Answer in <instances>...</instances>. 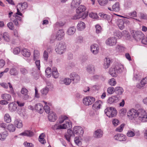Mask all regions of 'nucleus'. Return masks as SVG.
Instances as JSON below:
<instances>
[{"label": "nucleus", "mask_w": 147, "mask_h": 147, "mask_svg": "<svg viewBox=\"0 0 147 147\" xmlns=\"http://www.w3.org/2000/svg\"><path fill=\"white\" fill-rule=\"evenodd\" d=\"M4 121L7 123H9L11 121V118L8 113H6L4 116Z\"/></svg>", "instance_id": "37"}, {"label": "nucleus", "mask_w": 147, "mask_h": 147, "mask_svg": "<svg viewBox=\"0 0 147 147\" xmlns=\"http://www.w3.org/2000/svg\"><path fill=\"white\" fill-rule=\"evenodd\" d=\"M20 51V49L18 47L15 48L13 49V53L15 54H18Z\"/></svg>", "instance_id": "64"}, {"label": "nucleus", "mask_w": 147, "mask_h": 147, "mask_svg": "<svg viewBox=\"0 0 147 147\" xmlns=\"http://www.w3.org/2000/svg\"><path fill=\"white\" fill-rule=\"evenodd\" d=\"M99 103H102V102L100 100H98L96 102H95L94 103L92 107V108L94 109H98V105Z\"/></svg>", "instance_id": "43"}, {"label": "nucleus", "mask_w": 147, "mask_h": 147, "mask_svg": "<svg viewBox=\"0 0 147 147\" xmlns=\"http://www.w3.org/2000/svg\"><path fill=\"white\" fill-rule=\"evenodd\" d=\"M124 124H122L119 127L117 128L116 129V131L119 132H121L122 131L123 128L124 126Z\"/></svg>", "instance_id": "59"}, {"label": "nucleus", "mask_w": 147, "mask_h": 147, "mask_svg": "<svg viewBox=\"0 0 147 147\" xmlns=\"http://www.w3.org/2000/svg\"><path fill=\"white\" fill-rule=\"evenodd\" d=\"M21 52L23 55L26 57H29L30 55L29 51L26 49L22 50Z\"/></svg>", "instance_id": "30"}, {"label": "nucleus", "mask_w": 147, "mask_h": 147, "mask_svg": "<svg viewBox=\"0 0 147 147\" xmlns=\"http://www.w3.org/2000/svg\"><path fill=\"white\" fill-rule=\"evenodd\" d=\"M115 109V108L113 107H108L105 109V113L106 114L107 116L109 118L111 117V113H112L113 109Z\"/></svg>", "instance_id": "24"}, {"label": "nucleus", "mask_w": 147, "mask_h": 147, "mask_svg": "<svg viewBox=\"0 0 147 147\" xmlns=\"http://www.w3.org/2000/svg\"><path fill=\"white\" fill-rule=\"evenodd\" d=\"M112 9L115 11H118L120 10V5L119 2H116L112 6Z\"/></svg>", "instance_id": "31"}, {"label": "nucleus", "mask_w": 147, "mask_h": 147, "mask_svg": "<svg viewBox=\"0 0 147 147\" xmlns=\"http://www.w3.org/2000/svg\"><path fill=\"white\" fill-rule=\"evenodd\" d=\"M116 50L119 52H121L124 50V47L121 45H118L116 47Z\"/></svg>", "instance_id": "54"}, {"label": "nucleus", "mask_w": 147, "mask_h": 147, "mask_svg": "<svg viewBox=\"0 0 147 147\" xmlns=\"http://www.w3.org/2000/svg\"><path fill=\"white\" fill-rule=\"evenodd\" d=\"M70 77L71 80L73 81L74 84H77L80 80V76L74 72L70 74Z\"/></svg>", "instance_id": "8"}, {"label": "nucleus", "mask_w": 147, "mask_h": 147, "mask_svg": "<svg viewBox=\"0 0 147 147\" xmlns=\"http://www.w3.org/2000/svg\"><path fill=\"white\" fill-rule=\"evenodd\" d=\"M109 84L112 86H114L116 84V82L114 78H112L109 81Z\"/></svg>", "instance_id": "52"}, {"label": "nucleus", "mask_w": 147, "mask_h": 147, "mask_svg": "<svg viewBox=\"0 0 147 147\" xmlns=\"http://www.w3.org/2000/svg\"><path fill=\"white\" fill-rule=\"evenodd\" d=\"M57 127L56 128L57 129H65L67 128H70L71 127V123L68 121H66V123L63 124L62 125H59L57 126V125L56 124L55 127Z\"/></svg>", "instance_id": "10"}, {"label": "nucleus", "mask_w": 147, "mask_h": 147, "mask_svg": "<svg viewBox=\"0 0 147 147\" xmlns=\"http://www.w3.org/2000/svg\"><path fill=\"white\" fill-rule=\"evenodd\" d=\"M64 35L65 33L63 30L62 29L60 30L57 32L56 36L53 35L51 36V37L53 38H52L51 39V41L52 42H53V40L55 39H57L58 40H61L64 37Z\"/></svg>", "instance_id": "4"}, {"label": "nucleus", "mask_w": 147, "mask_h": 147, "mask_svg": "<svg viewBox=\"0 0 147 147\" xmlns=\"http://www.w3.org/2000/svg\"><path fill=\"white\" fill-rule=\"evenodd\" d=\"M103 131L100 129H98L95 131L94 134V137L96 138H101L103 135Z\"/></svg>", "instance_id": "18"}, {"label": "nucleus", "mask_w": 147, "mask_h": 147, "mask_svg": "<svg viewBox=\"0 0 147 147\" xmlns=\"http://www.w3.org/2000/svg\"><path fill=\"white\" fill-rule=\"evenodd\" d=\"M48 118L49 121L54 122L57 119V117L55 113L51 112L48 115Z\"/></svg>", "instance_id": "17"}, {"label": "nucleus", "mask_w": 147, "mask_h": 147, "mask_svg": "<svg viewBox=\"0 0 147 147\" xmlns=\"http://www.w3.org/2000/svg\"><path fill=\"white\" fill-rule=\"evenodd\" d=\"M67 119V117L64 115H61L59 119V122L60 123H62L65 120Z\"/></svg>", "instance_id": "46"}, {"label": "nucleus", "mask_w": 147, "mask_h": 147, "mask_svg": "<svg viewBox=\"0 0 147 147\" xmlns=\"http://www.w3.org/2000/svg\"><path fill=\"white\" fill-rule=\"evenodd\" d=\"M115 36L119 38H121L122 36V33L120 31H118L116 32Z\"/></svg>", "instance_id": "61"}, {"label": "nucleus", "mask_w": 147, "mask_h": 147, "mask_svg": "<svg viewBox=\"0 0 147 147\" xmlns=\"http://www.w3.org/2000/svg\"><path fill=\"white\" fill-rule=\"evenodd\" d=\"M114 138L115 140H118L120 141H124L125 140V136L124 135L120 134L116 135L114 136Z\"/></svg>", "instance_id": "25"}, {"label": "nucleus", "mask_w": 147, "mask_h": 147, "mask_svg": "<svg viewBox=\"0 0 147 147\" xmlns=\"http://www.w3.org/2000/svg\"><path fill=\"white\" fill-rule=\"evenodd\" d=\"M48 57V52L46 51H44L43 55V57L44 58V60L46 61L47 60Z\"/></svg>", "instance_id": "58"}, {"label": "nucleus", "mask_w": 147, "mask_h": 147, "mask_svg": "<svg viewBox=\"0 0 147 147\" xmlns=\"http://www.w3.org/2000/svg\"><path fill=\"white\" fill-rule=\"evenodd\" d=\"M8 136V133L7 131H5L0 133V140L3 141Z\"/></svg>", "instance_id": "33"}, {"label": "nucleus", "mask_w": 147, "mask_h": 147, "mask_svg": "<svg viewBox=\"0 0 147 147\" xmlns=\"http://www.w3.org/2000/svg\"><path fill=\"white\" fill-rule=\"evenodd\" d=\"M90 49L91 52L94 54L96 55L98 53L99 48L98 45L94 44L91 46Z\"/></svg>", "instance_id": "13"}, {"label": "nucleus", "mask_w": 147, "mask_h": 147, "mask_svg": "<svg viewBox=\"0 0 147 147\" xmlns=\"http://www.w3.org/2000/svg\"><path fill=\"white\" fill-rule=\"evenodd\" d=\"M137 117L142 122H147V113L144 110L142 109L137 110Z\"/></svg>", "instance_id": "2"}, {"label": "nucleus", "mask_w": 147, "mask_h": 147, "mask_svg": "<svg viewBox=\"0 0 147 147\" xmlns=\"http://www.w3.org/2000/svg\"><path fill=\"white\" fill-rule=\"evenodd\" d=\"M14 124L18 128H21L22 127L23 125L22 121L19 119H16L14 122Z\"/></svg>", "instance_id": "32"}, {"label": "nucleus", "mask_w": 147, "mask_h": 147, "mask_svg": "<svg viewBox=\"0 0 147 147\" xmlns=\"http://www.w3.org/2000/svg\"><path fill=\"white\" fill-rule=\"evenodd\" d=\"M117 43V40L115 37H111L107 39L106 43L110 46L115 45Z\"/></svg>", "instance_id": "11"}, {"label": "nucleus", "mask_w": 147, "mask_h": 147, "mask_svg": "<svg viewBox=\"0 0 147 147\" xmlns=\"http://www.w3.org/2000/svg\"><path fill=\"white\" fill-rule=\"evenodd\" d=\"M82 136H76L74 138V141L76 144L78 146H80L82 145Z\"/></svg>", "instance_id": "19"}, {"label": "nucleus", "mask_w": 147, "mask_h": 147, "mask_svg": "<svg viewBox=\"0 0 147 147\" xmlns=\"http://www.w3.org/2000/svg\"><path fill=\"white\" fill-rule=\"evenodd\" d=\"M7 129L10 132H13L15 131L16 127L14 125L11 124H9L7 126Z\"/></svg>", "instance_id": "39"}, {"label": "nucleus", "mask_w": 147, "mask_h": 147, "mask_svg": "<svg viewBox=\"0 0 147 147\" xmlns=\"http://www.w3.org/2000/svg\"><path fill=\"white\" fill-rule=\"evenodd\" d=\"M3 37L5 41L8 42L9 41L10 38L8 33L7 32L4 33Z\"/></svg>", "instance_id": "41"}, {"label": "nucleus", "mask_w": 147, "mask_h": 147, "mask_svg": "<svg viewBox=\"0 0 147 147\" xmlns=\"http://www.w3.org/2000/svg\"><path fill=\"white\" fill-rule=\"evenodd\" d=\"M89 16L93 19H97L98 17V16L97 13H96L92 12L89 14Z\"/></svg>", "instance_id": "51"}, {"label": "nucleus", "mask_w": 147, "mask_h": 147, "mask_svg": "<svg viewBox=\"0 0 147 147\" xmlns=\"http://www.w3.org/2000/svg\"><path fill=\"white\" fill-rule=\"evenodd\" d=\"M123 69V65L120 63H116L110 68L109 73L112 76L116 77L119 74L122 72Z\"/></svg>", "instance_id": "1"}, {"label": "nucleus", "mask_w": 147, "mask_h": 147, "mask_svg": "<svg viewBox=\"0 0 147 147\" xmlns=\"http://www.w3.org/2000/svg\"><path fill=\"white\" fill-rule=\"evenodd\" d=\"M123 92V89L120 87H117L115 88V92L118 95H121Z\"/></svg>", "instance_id": "36"}, {"label": "nucleus", "mask_w": 147, "mask_h": 147, "mask_svg": "<svg viewBox=\"0 0 147 147\" xmlns=\"http://www.w3.org/2000/svg\"><path fill=\"white\" fill-rule=\"evenodd\" d=\"M49 91V88L46 87L40 90V92L42 95H46L48 93Z\"/></svg>", "instance_id": "42"}, {"label": "nucleus", "mask_w": 147, "mask_h": 147, "mask_svg": "<svg viewBox=\"0 0 147 147\" xmlns=\"http://www.w3.org/2000/svg\"><path fill=\"white\" fill-rule=\"evenodd\" d=\"M98 1L100 5L102 6L106 5L108 2V0H98Z\"/></svg>", "instance_id": "47"}, {"label": "nucleus", "mask_w": 147, "mask_h": 147, "mask_svg": "<svg viewBox=\"0 0 147 147\" xmlns=\"http://www.w3.org/2000/svg\"><path fill=\"white\" fill-rule=\"evenodd\" d=\"M132 35L134 39L137 41H141L144 36L141 31L134 32Z\"/></svg>", "instance_id": "6"}, {"label": "nucleus", "mask_w": 147, "mask_h": 147, "mask_svg": "<svg viewBox=\"0 0 147 147\" xmlns=\"http://www.w3.org/2000/svg\"><path fill=\"white\" fill-rule=\"evenodd\" d=\"M115 89L112 87H110L107 88V91L108 93L110 94H112L114 92H115Z\"/></svg>", "instance_id": "50"}, {"label": "nucleus", "mask_w": 147, "mask_h": 147, "mask_svg": "<svg viewBox=\"0 0 147 147\" xmlns=\"http://www.w3.org/2000/svg\"><path fill=\"white\" fill-rule=\"evenodd\" d=\"M117 24L120 30L123 29L125 27L124 23L122 19H119L117 21Z\"/></svg>", "instance_id": "29"}, {"label": "nucleus", "mask_w": 147, "mask_h": 147, "mask_svg": "<svg viewBox=\"0 0 147 147\" xmlns=\"http://www.w3.org/2000/svg\"><path fill=\"white\" fill-rule=\"evenodd\" d=\"M28 7V5L26 2L19 3L17 5V8L18 9H20V10L22 11L27 8Z\"/></svg>", "instance_id": "20"}, {"label": "nucleus", "mask_w": 147, "mask_h": 147, "mask_svg": "<svg viewBox=\"0 0 147 147\" xmlns=\"http://www.w3.org/2000/svg\"><path fill=\"white\" fill-rule=\"evenodd\" d=\"M86 27L85 24L82 21L79 22L77 26V29L79 31L83 30Z\"/></svg>", "instance_id": "21"}, {"label": "nucleus", "mask_w": 147, "mask_h": 147, "mask_svg": "<svg viewBox=\"0 0 147 147\" xmlns=\"http://www.w3.org/2000/svg\"><path fill=\"white\" fill-rule=\"evenodd\" d=\"M8 108L11 111H14L17 109V105L13 102L11 103L8 105Z\"/></svg>", "instance_id": "27"}, {"label": "nucleus", "mask_w": 147, "mask_h": 147, "mask_svg": "<svg viewBox=\"0 0 147 147\" xmlns=\"http://www.w3.org/2000/svg\"><path fill=\"white\" fill-rule=\"evenodd\" d=\"M7 26L11 30H13L14 28L13 23L11 22H9L7 24Z\"/></svg>", "instance_id": "55"}, {"label": "nucleus", "mask_w": 147, "mask_h": 147, "mask_svg": "<svg viewBox=\"0 0 147 147\" xmlns=\"http://www.w3.org/2000/svg\"><path fill=\"white\" fill-rule=\"evenodd\" d=\"M34 134L32 131L30 130H25L24 132L20 133L19 135L31 137L34 136Z\"/></svg>", "instance_id": "15"}, {"label": "nucleus", "mask_w": 147, "mask_h": 147, "mask_svg": "<svg viewBox=\"0 0 147 147\" xmlns=\"http://www.w3.org/2000/svg\"><path fill=\"white\" fill-rule=\"evenodd\" d=\"M119 98L118 95L113 96L108 99L107 102L110 104L116 103L119 101Z\"/></svg>", "instance_id": "16"}, {"label": "nucleus", "mask_w": 147, "mask_h": 147, "mask_svg": "<svg viewBox=\"0 0 147 147\" xmlns=\"http://www.w3.org/2000/svg\"><path fill=\"white\" fill-rule=\"evenodd\" d=\"M120 16L123 18L122 20L123 21L124 24H125L126 25H128L129 24V22L128 19H129L130 18H131L130 17H128V18L125 17Z\"/></svg>", "instance_id": "44"}, {"label": "nucleus", "mask_w": 147, "mask_h": 147, "mask_svg": "<svg viewBox=\"0 0 147 147\" xmlns=\"http://www.w3.org/2000/svg\"><path fill=\"white\" fill-rule=\"evenodd\" d=\"M8 84H9V88H10V92L12 94L15 95V93L14 92V90L12 85L10 82H8Z\"/></svg>", "instance_id": "62"}, {"label": "nucleus", "mask_w": 147, "mask_h": 147, "mask_svg": "<svg viewBox=\"0 0 147 147\" xmlns=\"http://www.w3.org/2000/svg\"><path fill=\"white\" fill-rule=\"evenodd\" d=\"M66 47L64 43H60L57 44L55 47V50L57 53L61 55L63 54L66 51Z\"/></svg>", "instance_id": "3"}, {"label": "nucleus", "mask_w": 147, "mask_h": 147, "mask_svg": "<svg viewBox=\"0 0 147 147\" xmlns=\"http://www.w3.org/2000/svg\"><path fill=\"white\" fill-rule=\"evenodd\" d=\"M35 63L36 64V65L38 70L40 69V60L39 59H37V60H35Z\"/></svg>", "instance_id": "60"}, {"label": "nucleus", "mask_w": 147, "mask_h": 147, "mask_svg": "<svg viewBox=\"0 0 147 147\" xmlns=\"http://www.w3.org/2000/svg\"><path fill=\"white\" fill-rule=\"evenodd\" d=\"M20 72L22 74L25 75L28 73L27 70L24 68H22L20 69Z\"/></svg>", "instance_id": "53"}, {"label": "nucleus", "mask_w": 147, "mask_h": 147, "mask_svg": "<svg viewBox=\"0 0 147 147\" xmlns=\"http://www.w3.org/2000/svg\"><path fill=\"white\" fill-rule=\"evenodd\" d=\"M51 68L49 67L47 68L45 70L46 74L47 75H48V76H49V77H50V75L51 73Z\"/></svg>", "instance_id": "57"}, {"label": "nucleus", "mask_w": 147, "mask_h": 147, "mask_svg": "<svg viewBox=\"0 0 147 147\" xmlns=\"http://www.w3.org/2000/svg\"><path fill=\"white\" fill-rule=\"evenodd\" d=\"M84 133L83 129L81 127L76 126L74 128V133L78 136H82Z\"/></svg>", "instance_id": "9"}, {"label": "nucleus", "mask_w": 147, "mask_h": 147, "mask_svg": "<svg viewBox=\"0 0 147 147\" xmlns=\"http://www.w3.org/2000/svg\"><path fill=\"white\" fill-rule=\"evenodd\" d=\"M127 116L129 119L135 120V119L137 117V110L132 109L129 110L127 113Z\"/></svg>", "instance_id": "5"}, {"label": "nucleus", "mask_w": 147, "mask_h": 147, "mask_svg": "<svg viewBox=\"0 0 147 147\" xmlns=\"http://www.w3.org/2000/svg\"><path fill=\"white\" fill-rule=\"evenodd\" d=\"M86 9V7L84 5H81L77 9L76 12L78 13H80L82 14V13Z\"/></svg>", "instance_id": "26"}, {"label": "nucleus", "mask_w": 147, "mask_h": 147, "mask_svg": "<svg viewBox=\"0 0 147 147\" xmlns=\"http://www.w3.org/2000/svg\"><path fill=\"white\" fill-rule=\"evenodd\" d=\"M2 99L7 101H10L11 100V96L10 95L7 94H2L1 95Z\"/></svg>", "instance_id": "35"}, {"label": "nucleus", "mask_w": 147, "mask_h": 147, "mask_svg": "<svg viewBox=\"0 0 147 147\" xmlns=\"http://www.w3.org/2000/svg\"><path fill=\"white\" fill-rule=\"evenodd\" d=\"M35 110L38 113L42 114L44 111L43 105L40 103L36 104L34 106Z\"/></svg>", "instance_id": "14"}, {"label": "nucleus", "mask_w": 147, "mask_h": 147, "mask_svg": "<svg viewBox=\"0 0 147 147\" xmlns=\"http://www.w3.org/2000/svg\"><path fill=\"white\" fill-rule=\"evenodd\" d=\"M9 72L11 75L13 76L17 75L18 73V71L14 68L11 69Z\"/></svg>", "instance_id": "40"}, {"label": "nucleus", "mask_w": 147, "mask_h": 147, "mask_svg": "<svg viewBox=\"0 0 147 147\" xmlns=\"http://www.w3.org/2000/svg\"><path fill=\"white\" fill-rule=\"evenodd\" d=\"M81 2V0H73L71 4V6L73 8H76L79 5Z\"/></svg>", "instance_id": "22"}, {"label": "nucleus", "mask_w": 147, "mask_h": 147, "mask_svg": "<svg viewBox=\"0 0 147 147\" xmlns=\"http://www.w3.org/2000/svg\"><path fill=\"white\" fill-rule=\"evenodd\" d=\"M111 63V61L109 58H105L104 59V67L105 69L108 68Z\"/></svg>", "instance_id": "34"}, {"label": "nucleus", "mask_w": 147, "mask_h": 147, "mask_svg": "<svg viewBox=\"0 0 147 147\" xmlns=\"http://www.w3.org/2000/svg\"><path fill=\"white\" fill-rule=\"evenodd\" d=\"M128 14L129 16L132 17H137V12L135 10L129 13Z\"/></svg>", "instance_id": "56"}, {"label": "nucleus", "mask_w": 147, "mask_h": 147, "mask_svg": "<svg viewBox=\"0 0 147 147\" xmlns=\"http://www.w3.org/2000/svg\"><path fill=\"white\" fill-rule=\"evenodd\" d=\"M95 28L96 29V33L97 34H99L102 31V28L101 26L98 25L97 24L95 26Z\"/></svg>", "instance_id": "45"}, {"label": "nucleus", "mask_w": 147, "mask_h": 147, "mask_svg": "<svg viewBox=\"0 0 147 147\" xmlns=\"http://www.w3.org/2000/svg\"><path fill=\"white\" fill-rule=\"evenodd\" d=\"M20 92L23 95L22 98L23 99L27 100L30 98V96L28 94V91L25 87H23L22 88Z\"/></svg>", "instance_id": "12"}, {"label": "nucleus", "mask_w": 147, "mask_h": 147, "mask_svg": "<svg viewBox=\"0 0 147 147\" xmlns=\"http://www.w3.org/2000/svg\"><path fill=\"white\" fill-rule=\"evenodd\" d=\"M95 101V99L92 96H88L83 98V102L84 105L88 106L92 105Z\"/></svg>", "instance_id": "7"}, {"label": "nucleus", "mask_w": 147, "mask_h": 147, "mask_svg": "<svg viewBox=\"0 0 147 147\" xmlns=\"http://www.w3.org/2000/svg\"><path fill=\"white\" fill-rule=\"evenodd\" d=\"M86 69L87 71L90 74L94 73L95 71V67L92 65H88Z\"/></svg>", "instance_id": "23"}, {"label": "nucleus", "mask_w": 147, "mask_h": 147, "mask_svg": "<svg viewBox=\"0 0 147 147\" xmlns=\"http://www.w3.org/2000/svg\"><path fill=\"white\" fill-rule=\"evenodd\" d=\"M76 31V29L74 26L69 28L67 32V34L69 35H72L74 34Z\"/></svg>", "instance_id": "28"}, {"label": "nucleus", "mask_w": 147, "mask_h": 147, "mask_svg": "<svg viewBox=\"0 0 147 147\" xmlns=\"http://www.w3.org/2000/svg\"><path fill=\"white\" fill-rule=\"evenodd\" d=\"M34 60H37L39 58L40 53L37 50H34L33 54Z\"/></svg>", "instance_id": "38"}, {"label": "nucleus", "mask_w": 147, "mask_h": 147, "mask_svg": "<svg viewBox=\"0 0 147 147\" xmlns=\"http://www.w3.org/2000/svg\"><path fill=\"white\" fill-rule=\"evenodd\" d=\"M71 82V80L69 78H66L63 80V82L65 85H68L70 84Z\"/></svg>", "instance_id": "48"}, {"label": "nucleus", "mask_w": 147, "mask_h": 147, "mask_svg": "<svg viewBox=\"0 0 147 147\" xmlns=\"http://www.w3.org/2000/svg\"><path fill=\"white\" fill-rule=\"evenodd\" d=\"M82 16V14L80 13H77L75 15L72 17V19L73 20H77L81 18Z\"/></svg>", "instance_id": "49"}, {"label": "nucleus", "mask_w": 147, "mask_h": 147, "mask_svg": "<svg viewBox=\"0 0 147 147\" xmlns=\"http://www.w3.org/2000/svg\"><path fill=\"white\" fill-rule=\"evenodd\" d=\"M43 109L44 110H45V111L47 113H48L50 112V109L49 107V106L47 105H46L44 106V107H43Z\"/></svg>", "instance_id": "63"}]
</instances>
